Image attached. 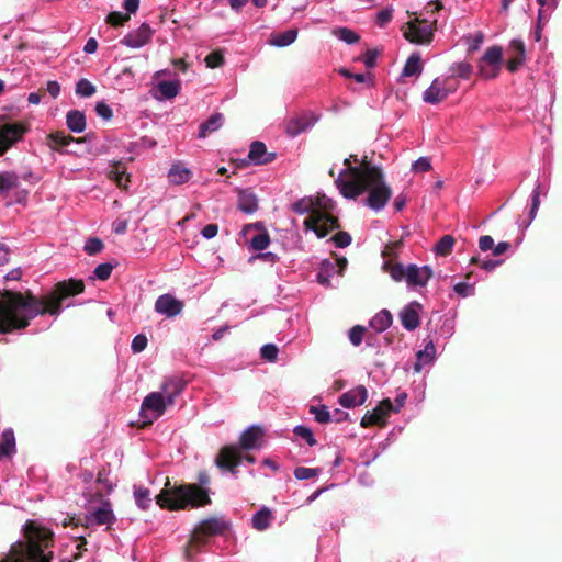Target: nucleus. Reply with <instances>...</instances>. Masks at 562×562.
<instances>
[{"label":"nucleus","mask_w":562,"mask_h":562,"mask_svg":"<svg viewBox=\"0 0 562 562\" xmlns=\"http://www.w3.org/2000/svg\"><path fill=\"white\" fill-rule=\"evenodd\" d=\"M25 541H18L0 562H50L54 533L34 521L24 526Z\"/></svg>","instance_id":"20e7f679"},{"label":"nucleus","mask_w":562,"mask_h":562,"mask_svg":"<svg viewBox=\"0 0 562 562\" xmlns=\"http://www.w3.org/2000/svg\"><path fill=\"white\" fill-rule=\"evenodd\" d=\"M293 432L297 437H301L302 439H304L306 441V443L311 447H313L317 443L316 439L314 438L313 431L306 426H302V425L296 426L293 429Z\"/></svg>","instance_id":"603ef678"},{"label":"nucleus","mask_w":562,"mask_h":562,"mask_svg":"<svg viewBox=\"0 0 562 562\" xmlns=\"http://www.w3.org/2000/svg\"><path fill=\"white\" fill-rule=\"evenodd\" d=\"M83 291L85 283L79 279L57 282L52 291L41 296L31 291L0 290V334L21 331L38 315H59L63 302Z\"/></svg>","instance_id":"f257e3e1"},{"label":"nucleus","mask_w":562,"mask_h":562,"mask_svg":"<svg viewBox=\"0 0 562 562\" xmlns=\"http://www.w3.org/2000/svg\"><path fill=\"white\" fill-rule=\"evenodd\" d=\"M224 116L222 113L212 114L205 122L200 124L198 136L200 138H205L211 133L217 131L218 128H221Z\"/></svg>","instance_id":"c85d7f7f"},{"label":"nucleus","mask_w":562,"mask_h":562,"mask_svg":"<svg viewBox=\"0 0 562 562\" xmlns=\"http://www.w3.org/2000/svg\"><path fill=\"white\" fill-rule=\"evenodd\" d=\"M432 269L429 266L418 267L411 263L406 267V283L408 286H425L432 278Z\"/></svg>","instance_id":"f3484780"},{"label":"nucleus","mask_w":562,"mask_h":562,"mask_svg":"<svg viewBox=\"0 0 562 562\" xmlns=\"http://www.w3.org/2000/svg\"><path fill=\"white\" fill-rule=\"evenodd\" d=\"M509 52L512 56L507 61V69L510 72H516L525 63L526 49L524 42L520 40H513L509 44Z\"/></svg>","instance_id":"5701e85b"},{"label":"nucleus","mask_w":562,"mask_h":562,"mask_svg":"<svg viewBox=\"0 0 562 562\" xmlns=\"http://www.w3.org/2000/svg\"><path fill=\"white\" fill-rule=\"evenodd\" d=\"M422 310L423 305L417 301L405 305L398 314L402 326L407 330L416 329L420 325L419 314Z\"/></svg>","instance_id":"dca6fc26"},{"label":"nucleus","mask_w":562,"mask_h":562,"mask_svg":"<svg viewBox=\"0 0 562 562\" xmlns=\"http://www.w3.org/2000/svg\"><path fill=\"white\" fill-rule=\"evenodd\" d=\"M436 29V19L429 22L426 19L415 16L403 26V36L413 44L428 45L434 40Z\"/></svg>","instance_id":"0eeeda50"},{"label":"nucleus","mask_w":562,"mask_h":562,"mask_svg":"<svg viewBox=\"0 0 562 562\" xmlns=\"http://www.w3.org/2000/svg\"><path fill=\"white\" fill-rule=\"evenodd\" d=\"M134 497L137 506L146 510L151 505L150 491L146 487H137L134 492Z\"/></svg>","instance_id":"79ce46f5"},{"label":"nucleus","mask_w":562,"mask_h":562,"mask_svg":"<svg viewBox=\"0 0 562 562\" xmlns=\"http://www.w3.org/2000/svg\"><path fill=\"white\" fill-rule=\"evenodd\" d=\"M88 138L85 137L75 138L71 135L65 134V132H53L46 136V145L54 151H61V147L68 146L70 143H83Z\"/></svg>","instance_id":"4be33fe9"},{"label":"nucleus","mask_w":562,"mask_h":562,"mask_svg":"<svg viewBox=\"0 0 562 562\" xmlns=\"http://www.w3.org/2000/svg\"><path fill=\"white\" fill-rule=\"evenodd\" d=\"M318 121V116L312 111H304L290 117L285 123V132L289 136L295 137L314 126Z\"/></svg>","instance_id":"f8f14e48"},{"label":"nucleus","mask_w":562,"mask_h":562,"mask_svg":"<svg viewBox=\"0 0 562 562\" xmlns=\"http://www.w3.org/2000/svg\"><path fill=\"white\" fill-rule=\"evenodd\" d=\"M456 239L451 235H443L436 244L435 251L438 256L446 257L451 254Z\"/></svg>","instance_id":"ea45409f"},{"label":"nucleus","mask_w":562,"mask_h":562,"mask_svg":"<svg viewBox=\"0 0 562 562\" xmlns=\"http://www.w3.org/2000/svg\"><path fill=\"white\" fill-rule=\"evenodd\" d=\"M270 244V236L268 234L267 231H263L257 235H255L251 239H250V247L254 249V250H265Z\"/></svg>","instance_id":"49530a36"},{"label":"nucleus","mask_w":562,"mask_h":562,"mask_svg":"<svg viewBox=\"0 0 562 562\" xmlns=\"http://www.w3.org/2000/svg\"><path fill=\"white\" fill-rule=\"evenodd\" d=\"M448 95L447 90L442 89L439 85V79L436 78L430 87L424 92L423 100L426 103L437 104L443 101Z\"/></svg>","instance_id":"cd10ccee"},{"label":"nucleus","mask_w":562,"mask_h":562,"mask_svg":"<svg viewBox=\"0 0 562 562\" xmlns=\"http://www.w3.org/2000/svg\"><path fill=\"white\" fill-rule=\"evenodd\" d=\"M241 459H243L241 453L236 446H233V445L224 446L220 450V452L215 459V464L220 469L228 470L233 474H235L236 468L240 464Z\"/></svg>","instance_id":"4468645a"},{"label":"nucleus","mask_w":562,"mask_h":562,"mask_svg":"<svg viewBox=\"0 0 562 562\" xmlns=\"http://www.w3.org/2000/svg\"><path fill=\"white\" fill-rule=\"evenodd\" d=\"M209 68H217L224 64V56L221 52H211L204 59Z\"/></svg>","instance_id":"4d7b16f0"},{"label":"nucleus","mask_w":562,"mask_h":562,"mask_svg":"<svg viewBox=\"0 0 562 562\" xmlns=\"http://www.w3.org/2000/svg\"><path fill=\"white\" fill-rule=\"evenodd\" d=\"M393 411V405L390 398L382 400L376 407L368 411L361 419L360 425L368 428L375 425H384L387 416Z\"/></svg>","instance_id":"ddd939ff"},{"label":"nucleus","mask_w":562,"mask_h":562,"mask_svg":"<svg viewBox=\"0 0 562 562\" xmlns=\"http://www.w3.org/2000/svg\"><path fill=\"white\" fill-rule=\"evenodd\" d=\"M393 16L392 9H384L376 14V23L380 27H384Z\"/></svg>","instance_id":"69168bd1"},{"label":"nucleus","mask_w":562,"mask_h":562,"mask_svg":"<svg viewBox=\"0 0 562 562\" xmlns=\"http://www.w3.org/2000/svg\"><path fill=\"white\" fill-rule=\"evenodd\" d=\"M130 19L131 16L127 13L113 11L108 14L105 22L111 26L119 27L124 25L127 21H130Z\"/></svg>","instance_id":"de8ad7c7"},{"label":"nucleus","mask_w":562,"mask_h":562,"mask_svg":"<svg viewBox=\"0 0 562 562\" xmlns=\"http://www.w3.org/2000/svg\"><path fill=\"white\" fill-rule=\"evenodd\" d=\"M228 529V524L218 517H209L202 520L192 531L189 544H203L205 538L223 535Z\"/></svg>","instance_id":"6e6552de"},{"label":"nucleus","mask_w":562,"mask_h":562,"mask_svg":"<svg viewBox=\"0 0 562 562\" xmlns=\"http://www.w3.org/2000/svg\"><path fill=\"white\" fill-rule=\"evenodd\" d=\"M29 131V125L23 122L5 123L0 125V156L15 143L21 140Z\"/></svg>","instance_id":"1a4fd4ad"},{"label":"nucleus","mask_w":562,"mask_h":562,"mask_svg":"<svg viewBox=\"0 0 562 562\" xmlns=\"http://www.w3.org/2000/svg\"><path fill=\"white\" fill-rule=\"evenodd\" d=\"M109 178L113 180L119 188L126 189L130 176L126 175V167L123 162L116 161L113 164L109 172Z\"/></svg>","instance_id":"2f4dec72"},{"label":"nucleus","mask_w":562,"mask_h":562,"mask_svg":"<svg viewBox=\"0 0 562 562\" xmlns=\"http://www.w3.org/2000/svg\"><path fill=\"white\" fill-rule=\"evenodd\" d=\"M402 245H403L402 240H397V241L387 244L382 251V257L390 258L389 260H391L393 257H396V250L400 247H402Z\"/></svg>","instance_id":"0e129e2a"},{"label":"nucleus","mask_w":562,"mask_h":562,"mask_svg":"<svg viewBox=\"0 0 562 562\" xmlns=\"http://www.w3.org/2000/svg\"><path fill=\"white\" fill-rule=\"evenodd\" d=\"M19 184V178L13 172L0 173V193L16 188Z\"/></svg>","instance_id":"c03bdc74"},{"label":"nucleus","mask_w":562,"mask_h":562,"mask_svg":"<svg viewBox=\"0 0 562 562\" xmlns=\"http://www.w3.org/2000/svg\"><path fill=\"white\" fill-rule=\"evenodd\" d=\"M166 405H168V403L162 393L151 392L144 398L140 411L143 414L151 412L153 417L158 418L165 413Z\"/></svg>","instance_id":"a211bd4d"},{"label":"nucleus","mask_w":562,"mask_h":562,"mask_svg":"<svg viewBox=\"0 0 562 562\" xmlns=\"http://www.w3.org/2000/svg\"><path fill=\"white\" fill-rule=\"evenodd\" d=\"M238 209L244 213L251 214L258 209L257 196L250 190H243L238 194Z\"/></svg>","instance_id":"c756f323"},{"label":"nucleus","mask_w":562,"mask_h":562,"mask_svg":"<svg viewBox=\"0 0 562 562\" xmlns=\"http://www.w3.org/2000/svg\"><path fill=\"white\" fill-rule=\"evenodd\" d=\"M192 177V171L181 164H173L168 172V180L175 186L187 183Z\"/></svg>","instance_id":"a878e982"},{"label":"nucleus","mask_w":562,"mask_h":562,"mask_svg":"<svg viewBox=\"0 0 562 562\" xmlns=\"http://www.w3.org/2000/svg\"><path fill=\"white\" fill-rule=\"evenodd\" d=\"M436 353H416V361L414 362V372L420 373L423 366L431 364L435 360Z\"/></svg>","instance_id":"5fc2aeb1"},{"label":"nucleus","mask_w":562,"mask_h":562,"mask_svg":"<svg viewBox=\"0 0 562 562\" xmlns=\"http://www.w3.org/2000/svg\"><path fill=\"white\" fill-rule=\"evenodd\" d=\"M271 519V510L268 507H262L252 516V528L259 531H263L269 528Z\"/></svg>","instance_id":"473e14b6"},{"label":"nucleus","mask_w":562,"mask_h":562,"mask_svg":"<svg viewBox=\"0 0 562 562\" xmlns=\"http://www.w3.org/2000/svg\"><path fill=\"white\" fill-rule=\"evenodd\" d=\"M15 452V437L12 429H5L1 436L0 459Z\"/></svg>","instance_id":"72a5a7b5"},{"label":"nucleus","mask_w":562,"mask_h":562,"mask_svg":"<svg viewBox=\"0 0 562 562\" xmlns=\"http://www.w3.org/2000/svg\"><path fill=\"white\" fill-rule=\"evenodd\" d=\"M263 437V430L259 426H250L239 438V446L244 450H251L259 445V440Z\"/></svg>","instance_id":"393cba45"},{"label":"nucleus","mask_w":562,"mask_h":562,"mask_svg":"<svg viewBox=\"0 0 562 562\" xmlns=\"http://www.w3.org/2000/svg\"><path fill=\"white\" fill-rule=\"evenodd\" d=\"M147 346V337L145 335H137L132 341L133 351H143Z\"/></svg>","instance_id":"774afa93"},{"label":"nucleus","mask_w":562,"mask_h":562,"mask_svg":"<svg viewBox=\"0 0 562 562\" xmlns=\"http://www.w3.org/2000/svg\"><path fill=\"white\" fill-rule=\"evenodd\" d=\"M468 52L473 53L477 50L484 41V34L479 31L474 35H469L467 38Z\"/></svg>","instance_id":"6e6d98bb"},{"label":"nucleus","mask_w":562,"mask_h":562,"mask_svg":"<svg viewBox=\"0 0 562 562\" xmlns=\"http://www.w3.org/2000/svg\"><path fill=\"white\" fill-rule=\"evenodd\" d=\"M186 385L187 381L177 375L169 376L164 381L160 393H162L167 400L168 405H172L175 403L176 396L184 390Z\"/></svg>","instance_id":"412c9836"},{"label":"nucleus","mask_w":562,"mask_h":562,"mask_svg":"<svg viewBox=\"0 0 562 562\" xmlns=\"http://www.w3.org/2000/svg\"><path fill=\"white\" fill-rule=\"evenodd\" d=\"M327 207V203L322 204L319 199L315 203L307 198L301 199L292 205V210L297 214L308 213V216L304 220V226L312 229L319 238L339 228L338 218L326 212Z\"/></svg>","instance_id":"423d86ee"},{"label":"nucleus","mask_w":562,"mask_h":562,"mask_svg":"<svg viewBox=\"0 0 562 562\" xmlns=\"http://www.w3.org/2000/svg\"><path fill=\"white\" fill-rule=\"evenodd\" d=\"M503 50L499 46L488 47L480 60L479 72L485 79L498 76Z\"/></svg>","instance_id":"9d476101"},{"label":"nucleus","mask_w":562,"mask_h":562,"mask_svg":"<svg viewBox=\"0 0 562 562\" xmlns=\"http://www.w3.org/2000/svg\"><path fill=\"white\" fill-rule=\"evenodd\" d=\"M310 413L314 415L315 420L319 424H327L331 420L330 413L325 405L319 407L311 406Z\"/></svg>","instance_id":"09e8293b"},{"label":"nucleus","mask_w":562,"mask_h":562,"mask_svg":"<svg viewBox=\"0 0 562 562\" xmlns=\"http://www.w3.org/2000/svg\"><path fill=\"white\" fill-rule=\"evenodd\" d=\"M97 114L105 121H109L113 116L112 109L103 101L98 102L95 105Z\"/></svg>","instance_id":"e2e57ef3"},{"label":"nucleus","mask_w":562,"mask_h":562,"mask_svg":"<svg viewBox=\"0 0 562 562\" xmlns=\"http://www.w3.org/2000/svg\"><path fill=\"white\" fill-rule=\"evenodd\" d=\"M103 248H104V244L98 237L89 238L85 245V251L90 256L101 252Z\"/></svg>","instance_id":"864d4df0"},{"label":"nucleus","mask_w":562,"mask_h":562,"mask_svg":"<svg viewBox=\"0 0 562 562\" xmlns=\"http://www.w3.org/2000/svg\"><path fill=\"white\" fill-rule=\"evenodd\" d=\"M384 270L397 282L406 279V267L402 263H393L391 260H387L384 262Z\"/></svg>","instance_id":"a19ab883"},{"label":"nucleus","mask_w":562,"mask_h":562,"mask_svg":"<svg viewBox=\"0 0 562 562\" xmlns=\"http://www.w3.org/2000/svg\"><path fill=\"white\" fill-rule=\"evenodd\" d=\"M153 30L147 23H143L138 29L130 32L121 40V44L131 47L139 48L150 42Z\"/></svg>","instance_id":"2eb2a0df"},{"label":"nucleus","mask_w":562,"mask_h":562,"mask_svg":"<svg viewBox=\"0 0 562 562\" xmlns=\"http://www.w3.org/2000/svg\"><path fill=\"white\" fill-rule=\"evenodd\" d=\"M336 272V265L330 260H323L319 272L317 273V281L324 286H330V277Z\"/></svg>","instance_id":"e433bc0d"},{"label":"nucleus","mask_w":562,"mask_h":562,"mask_svg":"<svg viewBox=\"0 0 562 562\" xmlns=\"http://www.w3.org/2000/svg\"><path fill=\"white\" fill-rule=\"evenodd\" d=\"M158 91L166 99L175 98L180 91V82L177 80L172 81H160L157 85Z\"/></svg>","instance_id":"58836bf2"},{"label":"nucleus","mask_w":562,"mask_h":562,"mask_svg":"<svg viewBox=\"0 0 562 562\" xmlns=\"http://www.w3.org/2000/svg\"><path fill=\"white\" fill-rule=\"evenodd\" d=\"M393 322V316L389 310H382L376 313L370 321V327L376 333L387 329Z\"/></svg>","instance_id":"7c9ffc66"},{"label":"nucleus","mask_w":562,"mask_h":562,"mask_svg":"<svg viewBox=\"0 0 562 562\" xmlns=\"http://www.w3.org/2000/svg\"><path fill=\"white\" fill-rule=\"evenodd\" d=\"M359 166H349L335 180L340 193L347 199H357L369 186L383 178L380 167L372 165L368 156L358 161Z\"/></svg>","instance_id":"39448f33"},{"label":"nucleus","mask_w":562,"mask_h":562,"mask_svg":"<svg viewBox=\"0 0 562 562\" xmlns=\"http://www.w3.org/2000/svg\"><path fill=\"white\" fill-rule=\"evenodd\" d=\"M94 521L98 525L112 524L115 520L114 514L111 509V505L109 502H105L102 507L98 508L93 513Z\"/></svg>","instance_id":"4c0bfd02"},{"label":"nucleus","mask_w":562,"mask_h":562,"mask_svg":"<svg viewBox=\"0 0 562 562\" xmlns=\"http://www.w3.org/2000/svg\"><path fill=\"white\" fill-rule=\"evenodd\" d=\"M366 333L367 328L362 325H356L351 327L348 335L350 342L355 347H358L362 342Z\"/></svg>","instance_id":"8fccbe9b"},{"label":"nucleus","mask_w":562,"mask_h":562,"mask_svg":"<svg viewBox=\"0 0 562 562\" xmlns=\"http://www.w3.org/2000/svg\"><path fill=\"white\" fill-rule=\"evenodd\" d=\"M66 125L74 133H81L86 130V115L79 110H70L66 114Z\"/></svg>","instance_id":"bb28decb"},{"label":"nucleus","mask_w":562,"mask_h":562,"mask_svg":"<svg viewBox=\"0 0 562 562\" xmlns=\"http://www.w3.org/2000/svg\"><path fill=\"white\" fill-rule=\"evenodd\" d=\"M318 469L299 467L294 470V476L297 480H307L317 475Z\"/></svg>","instance_id":"052dcab7"},{"label":"nucleus","mask_w":562,"mask_h":562,"mask_svg":"<svg viewBox=\"0 0 562 562\" xmlns=\"http://www.w3.org/2000/svg\"><path fill=\"white\" fill-rule=\"evenodd\" d=\"M368 397L367 389L359 385L340 395L338 402L342 407L352 408L362 405Z\"/></svg>","instance_id":"b1692460"},{"label":"nucleus","mask_w":562,"mask_h":562,"mask_svg":"<svg viewBox=\"0 0 562 562\" xmlns=\"http://www.w3.org/2000/svg\"><path fill=\"white\" fill-rule=\"evenodd\" d=\"M211 482L206 471L198 473L196 483H184L171 486L167 479L165 488L155 497L156 503L164 509L182 510L188 508H199L212 503L210 490L205 486Z\"/></svg>","instance_id":"f03ea898"},{"label":"nucleus","mask_w":562,"mask_h":562,"mask_svg":"<svg viewBox=\"0 0 562 562\" xmlns=\"http://www.w3.org/2000/svg\"><path fill=\"white\" fill-rule=\"evenodd\" d=\"M333 34L347 44H356L360 41V36L348 27H336L333 30Z\"/></svg>","instance_id":"37998d69"},{"label":"nucleus","mask_w":562,"mask_h":562,"mask_svg":"<svg viewBox=\"0 0 562 562\" xmlns=\"http://www.w3.org/2000/svg\"><path fill=\"white\" fill-rule=\"evenodd\" d=\"M297 37V30L290 29L282 33L273 34L269 41V43L277 47H284L292 44Z\"/></svg>","instance_id":"f704fd0d"},{"label":"nucleus","mask_w":562,"mask_h":562,"mask_svg":"<svg viewBox=\"0 0 562 562\" xmlns=\"http://www.w3.org/2000/svg\"><path fill=\"white\" fill-rule=\"evenodd\" d=\"M183 308V303L170 294L160 295L155 302V310L157 313L173 317Z\"/></svg>","instance_id":"6ab92c4d"},{"label":"nucleus","mask_w":562,"mask_h":562,"mask_svg":"<svg viewBox=\"0 0 562 562\" xmlns=\"http://www.w3.org/2000/svg\"><path fill=\"white\" fill-rule=\"evenodd\" d=\"M431 169V162L428 157L418 158L412 166L414 172H426Z\"/></svg>","instance_id":"680f3d73"},{"label":"nucleus","mask_w":562,"mask_h":562,"mask_svg":"<svg viewBox=\"0 0 562 562\" xmlns=\"http://www.w3.org/2000/svg\"><path fill=\"white\" fill-rule=\"evenodd\" d=\"M113 271V266L109 262L100 263L94 269V276L102 281H105L110 278L111 273Z\"/></svg>","instance_id":"bf43d9fd"},{"label":"nucleus","mask_w":562,"mask_h":562,"mask_svg":"<svg viewBox=\"0 0 562 562\" xmlns=\"http://www.w3.org/2000/svg\"><path fill=\"white\" fill-rule=\"evenodd\" d=\"M423 71V65L419 54H412L403 68L402 76L411 77L415 75H420Z\"/></svg>","instance_id":"c9c22d12"},{"label":"nucleus","mask_w":562,"mask_h":562,"mask_svg":"<svg viewBox=\"0 0 562 562\" xmlns=\"http://www.w3.org/2000/svg\"><path fill=\"white\" fill-rule=\"evenodd\" d=\"M453 76L462 79H469L472 75L473 67L467 61L456 63L450 68Z\"/></svg>","instance_id":"a18cd8bd"},{"label":"nucleus","mask_w":562,"mask_h":562,"mask_svg":"<svg viewBox=\"0 0 562 562\" xmlns=\"http://www.w3.org/2000/svg\"><path fill=\"white\" fill-rule=\"evenodd\" d=\"M367 191H369V194L366 199V205L374 211L382 210L392 195V190L385 183L384 177L381 180L370 184Z\"/></svg>","instance_id":"9b49d317"},{"label":"nucleus","mask_w":562,"mask_h":562,"mask_svg":"<svg viewBox=\"0 0 562 562\" xmlns=\"http://www.w3.org/2000/svg\"><path fill=\"white\" fill-rule=\"evenodd\" d=\"M25 541H18L0 562H50L54 533L34 521L24 526Z\"/></svg>","instance_id":"7ed1b4c3"},{"label":"nucleus","mask_w":562,"mask_h":562,"mask_svg":"<svg viewBox=\"0 0 562 562\" xmlns=\"http://www.w3.org/2000/svg\"><path fill=\"white\" fill-rule=\"evenodd\" d=\"M331 239L338 248H345L352 241L350 234L344 231L336 233Z\"/></svg>","instance_id":"13d9d810"},{"label":"nucleus","mask_w":562,"mask_h":562,"mask_svg":"<svg viewBox=\"0 0 562 562\" xmlns=\"http://www.w3.org/2000/svg\"><path fill=\"white\" fill-rule=\"evenodd\" d=\"M380 52L378 49H368L363 57V63L368 68H373Z\"/></svg>","instance_id":"338daca9"},{"label":"nucleus","mask_w":562,"mask_h":562,"mask_svg":"<svg viewBox=\"0 0 562 562\" xmlns=\"http://www.w3.org/2000/svg\"><path fill=\"white\" fill-rule=\"evenodd\" d=\"M249 160L256 166H262L272 162L277 158L276 153H269L263 142L254 140L250 144Z\"/></svg>","instance_id":"aec40b11"},{"label":"nucleus","mask_w":562,"mask_h":562,"mask_svg":"<svg viewBox=\"0 0 562 562\" xmlns=\"http://www.w3.org/2000/svg\"><path fill=\"white\" fill-rule=\"evenodd\" d=\"M76 93L88 98L95 93V87L87 79H80L76 85Z\"/></svg>","instance_id":"3c124183"}]
</instances>
